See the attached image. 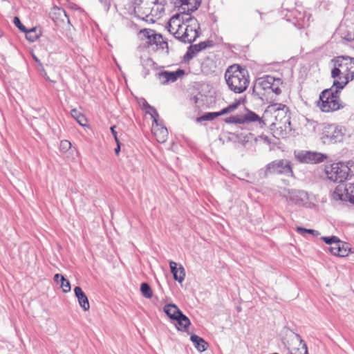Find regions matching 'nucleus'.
I'll return each mask as SVG.
<instances>
[{
    "mask_svg": "<svg viewBox=\"0 0 354 354\" xmlns=\"http://www.w3.org/2000/svg\"><path fill=\"white\" fill-rule=\"evenodd\" d=\"M61 276H62V275L60 274H55L54 276V281L57 283H59L60 279H61Z\"/></svg>",
    "mask_w": 354,
    "mask_h": 354,
    "instance_id": "c03bdc74",
    "label": "nucleus"
},
{
    "mask_svg": "<svg viewBox=\"0 0 354 354\" xmlns=\"http://www.w3.org/2000/svg\"><path fill=\"white\" fill-rule=\"evenodd\" d=\"M234 119L236 124H248L253 122L261 123L262 122L261 118L257 114L248 110L244 114L234 115Z\"/></svg>",
    "mask_w": 354,
    "mask_h": 354,
    "instance_id": "412c9836",
    "label": "nucleus"
},
{
    "mask_svg": "<svg viewBox=\"0 0 354 354\" xmlns=\"http://www.w3.org/2000/svg\"><path fill=\"white\" fill-rule=\"evenodd\" d=\"M74 293L78 300V303L81 308L84 311H87L90 308V304L86 294L83 292L82 289L80 286H76L74 288Z\"/></svg>",
    "mask_w": 354,
    "mask_h": 354,
    "instance_id": "393cba45",
    "label": "nucleus"
},
{
    "mask_svg": "<svg viewBox=\"0 0 354 354\" xmlns=\"http://www.w3.org/2000/svg\"><path fill=\"white\" fill-rule=\"evenodd\" d=\"M329 250L333 255L344 257L348 255L351 248L348 243L342 241L338 239L334 245L329 248Z\"/></svg>",
    "mask_w": 354,
    "mask_h": 354,
    "instance_id": "aec40b11",
    "label": "nucleus"
},
{
    "mask_svg": "<svg viewBox=\"0 0 354 354\" xmlns=\"http://www.w3.org/2000/svg\"><path fill=\"white\" fill-rule=\"evenodd\" d=\"M346 128L337 124L324 123L322 125L320 138L324 144H335L343 142L346 136Z\"/></svg>",
    "mask_w": 354,
    "mask_h": 354,
    "instance_id": "423d86ee",
    "label": "nucleus"
},
{
    "mask_svg": "<svg viewBox=\"0 0 354 354\" xmlns=\"http://www.w3.org/2000/svg\"><path fill=\"white\" fill-rule=\"evenodd\" d=\"M134 10L142 19L149 15L159 17L164 11V6L158 0H135Z\"/></svg>",
    "mask_w": 354,
    "mask_h": 354,
    "instance_id": "0eeeda50",
    "label": "nucleus"
},
{
    "mask_svg": "<svg viewBox=\"0 0 354 354\" xmlns=\"http://www.w3.org/2000/svg\"><path fill=\"white\" fill-rule=\"evenodd\" d=\"M33 58H34L35 61V62H36L39 65L42 66V64H41V63L40 60H39L37 57L33 56Z\"/></svg>",
    "mask_w": 354,
    "mask_h": 354,
    "instance_id": "de8ad7c7",
    "label": "nucleus"
},
{
    "mask_svg": "<svg viewBox=\"0 0 354 354\" xmlns=\"http://www.w3.org/2000/svg\"><path fill=\"white\" fill-rule=\"evenodd\" d=\"M263 139L265 140V141L269 142L268 137L266 136L263 138Z\"/></svg>",
    "mask_w": 354,
    "mask_h": 354,
    "instance_id": "8fccbe9b",
    "label": "nucleus"
},
{
    "mask_svg": "<svg viewBox=\"0 0 354 354\" xmlns=\"http://www.w3.org/2000/svg\"><path fill=\"white\" fill-rule=\"evenodd\" d=\"M164 312L171 319L175 320L182 311L173 304H167L164 307Z\"/></svg>",
    "mask_w": 354,
    "mask_h": 354,
    "instance_id": "a878e982",
    "label": "nucleus"
},
{
    "mask_svg": "<svg viewBox=\"0 0 354 354\" xmlns=\"http://www.w3.org/2000/svg\"><path fill=\"white\" fill-rule=\"evenodd\" d=\"M291 339L292 342L299 343L298 348H292L290 349L291 354H308L307 345L299 334L292 333Z\"/></svg>",
    "mask_w": 354,
    "mask_h": 354,
    "instance_id": "b1692460",
    "label": "nucleus"
},
{
    "mask_svg": "<svg viewBox=\"0 0 354 354\" xmlns=\"http://www.w3.org/2000/svg\"><path fill=\"white\" fill-rule=\"evenodd\" d=\"M178 324V329L182 331H187L191 322L189 319L181 313L175 319Z\"/></svg>",
    "mask_w": 354,
    "mask_h": 354,
    "instance_id": "cd10ccee",
    "label": "nucleus"
},
{
    "mask_svg": "<svg viewBox=\"0 0 354 354\" xmlns=\"http://www.w3.org/2000/svg\"><path fill=\"white\" fill-rule=\"evenodd\" d=\"M295 18L297 20L296 24L299 28H304L309 25L310 17H306L304 13L299 12L298 14L295 15Z\"/></svg>",
    "mask_w": 354,
    "mask_h": 354,
    "instance_id": "c85d7f7f",
    "label": "nucleus"
},
{
    "mask_svg": "<svg viewBox=\"0 0 354 354\" xmlns=\"http://www.w3.org/2000/svg\"><path fill=\"white\" fill-rule=\"evenodd\" d=\"M209 64H213V61L209 59V58H207L204 62L202 63V70L205 72V73H207L208 72V70H206V67L207 66V65Z\"/></svg>",
    "mask_w": 354,
    "mask_h": 354,
    "instance_id": "a19ab883",
    "label": "nucleus"
},
{
    "mask_svg": "<svg viewBox=\"0 0 354 354\" xmlns=\"http://www.w3.org/2000/svg\"><path fill=\"white\" fill-rule=\"evenodd\" d=\"M151 132L158 142H165L168 137L167 129L164 126L162 121L152 124Z\"/></svg>",
    "mask_w": 354,
    "mask_h": 354,
    "instance_id": "6ab92c4d",
    "label": "nucleus"
},
{
    "mask_svg": "<svg viewBox=\"0 0 354 354\" xmlns=\"http://www.w3.org/2000/svg\"><path fill=\"white\" fill-rule=\"evenodd\" d=\"M99 1L103 6L105 11L108 12L111 6V0H99Z\"/></svg>",
    "mask_w": 354,
    "mask_h": 354,
    "instance_id": "ea45409f",
    "label": "nucleus"
},
{
    "mask_svg": "<svg viewBox=\"0 0 354 354\" xmlns=\"http://www.w3.org/2000/svg\"><path fill=\"white\" fill-rule=\"evenodd\" d=\"M212 41L207 40L197 44L191 45L184 55L185 62H189L201 50L206 49L207 47L212 46Z\"/></svg>",
    "mask_w": 354,
    "mask_h": 354,
    "instance_id": "dca6fc26",
    "label": "nucleus"
},
{
    "mask_svg": "<svg viewBox=\"0 0 354 354\" xmlns=\"http://www.w3.org/2000/svg\"><path fill=\"white\" fill-rule=\"evenodd\" d=\"M201 3V0H175L174 4L181 8V13L192 12L198 9Z\"/></svg>",
    "mask_w": 354,
    "mask_h": 354,
    "instance_id": "a211bd4d",
    "label": "nucleus"
},
{
    "mask_svg": "<svg viewBox=\"0 0 354 354\" xmlns=\"http://www.w3.org/2000/svg\"><path fill=\"white\" fill-rule=\"evenodd\" d=\"M182 16L183 13L176 14L170 19L169 31L174 35L175 38L186 43L185 35L184 34L185 26L184 23L182 22Z\"/></svg>",
    "mask_w": 354,
    "mask_h": 354,
    "instance_id": "ddd939ff",
    "label": "nucleus"
},
{
    "mask_svg": "<svg viewBox=\"0 0 354 354\" xmlns=\"http://www.w3.org/2000/svg\"><path fill=\"white\" fill-rule=\"evenodd\" d=\"M292 169L290 161L286 159L275 160L268 163L264 169V175L268 176L271 174H283L292 176Z\"/></svg>",
    "mask_w": 354,
    "mask_h": 354,
    "instance_id": "6e6552de",
    "label": "nucleus"
},
{
    "mask_svg": "<svg viewBox=\"0 0 354 354\" xmlns=\"http://www.w3.org/2000/svg\"><path fill=\"white\" fill-rule=\"evenodd\" d=\"M141 64L145 71V75L149 74V69L154 65V62L150 57H141Z\"/></svg>",
    "mask_w": 354,
    "mask_h": 354,
    "instance_id": "473e14b6",
    "label": "nucleus"
},
{
    "mask_svg": "<svg viewBox=\"0 0 354 354\" xmlns=\"http://www.w3.org/2000/svg\"><path fill=\"white\" fill-rule=\"evenodd\" d=\"M60 286L64 292H68L71 290L70 282L64 276H61Z\"/></svg>",
    "mask_w": 354,
    "mask_h": 354,
    "instance_id": "c9c22d12",
    "label": "nucleus"
},
{
    "mask_svg": "<svg viewBox=\"0 0 354 354\" xmlns=\"http://www.w3.org/2000/svg\"><path fill=\"white\" fill-rule=\"evenodd\" d=\"M71 147V143L66 140L60 142L59 149L62 152L65 153Z\"/></svg>",
    "mask_w": 354,
    "mask_h": 354,
    "instance_id": "e433bc0d",
    "label": "nucleus"
},
{
    "mask_svg": "<svg viewBox=\"0 0 354 354\" xmlns=\"http://www.w3.org/2000/svg\"><path fill=\"white\" fill-rule=\"evenodd\" d=\"M286 200L290 204L303 206L307 203L308 196L304 191L291 189L288 192Z\"/></svg>",
    "mask_w": 354,
    "mask_h": 354,
    "instance_id": "2eb2a0df",
    "label": "nucleus"
},
{
    "mask_svg": "<svg viewBox=\"0 0 354 354\" xmlns=\"http://www.w3.org/2000/svg\"><path fill=\"white\" fill-rule=\"evenodd\" d=\"M225 80L229 89L235 93H243L250 83L248 70L238 64L230 66L227 68Z\"/></svg>",
    "mask_w": 354,
    "mask_h": 354,
    "instance_id": "7ed1b4c3",
    "label": "nucleus"
},
{
    "mask_svg": "<svg viewBox=\"0 0 354 354\" xmlns=\"http://www.w3.org/2000/svg\"><path fill=\"white\" fill-rule=\"evenodd\" d=\"M115 126H113L111 127V133L112 135L113 136L114 138H115V140L117 144H118V136H117V132L115 131Z\"/></svg>",
    "mask_w": 354,
    "mask_h": 354,
    "instance_id": "37998d69",
    "label": "nucleus"
},
{
    "mask_svg": "<svg viewBox=\"0 0 354 354\" xmlns=\"http://www.w3.org/2000/svg\"><path fill=\"white\" fill-rule=\"evenodd\" d=\"M71 116L82 127L86 125L87 120L85 116L76 109H73L71 111Z\"/></svg>",
    "mask_w": 354,
    "mask_h": 354,
    "instance_id": "c756f323",
    "label": "nucleus"
},
{
    "mask_svg": "<svg viewBox=\"0 0 354 354\" xmlns=\"http://www.w3.org/2000/svg\"><path fill=\"white\" fill-rule=\"evenodd\" d=\"M343 89L334 86L333 83L330 88L322 91L317 102L319 109L322 112L330 113L344 108V103L340 99V93Z\"/></svg>",
    "mask_w": 354,
    "mask_h": 354,
    "instance_id": "39448f33",
    "label": "nucleus"
},
{
    "mask_svg": "<svg viewBox=\"0 0 354 354\" xmlns=\"http://www.w3.org/2000/svg\"><path fill=\"white\" fill-rule=\"evenodd\" d=\"M327 156L318 152L307 151L304 154L299 156L301 162L305 163H319L326 159Z\"/></svg>",
    "mask_w": 354,
    "mask_h": 354,
    "instance_id": "4be33fe9",
    "label": "nucleus"
},
{
    "mask_svg": "<svg viewBox=\"0 0 354 354\" xmlns=\"http://www.w3.org/2000/svg\"><path fill=\"white\" fill-rule=\"evenodd\" d=\"M348 171L349 168L346 165L337 162L326 167V174L327 178L331 181L343 183L348 176Z\"/></svg>",
    "mask_w": 354,
    "mask_h": 354,
    "instance_id": "9d476101",
    "label": "nucleus"
},
{
    "mask_svg": "<svg viewBox=\"0 0 354 354\" xmlns=\"http://www.w3.org/2000/svg\"><path fill=\"white\" fill-rule=\"evenodd\" d=\"M333 198L344 201H349L354 204V183H340L332 194Z\"/></svg>",
    "mask_w": 354,
    "mask_h": 354,
    "instance_id": "9b49d317",
    "label": "nucleus"
},
{
    "mask_svg": "<svg viewBox=\"0 0 354 354\" xmlns=\"http://www.w3.org/2000/svg\"><path fill=\"white\" fill-rule=\"evenodd\" d=\"M333 65L331 77L334 86L344 88L348 83L354 80V58L349 56H337L331 59Z\"/></svg>",
    "mask_w": 354,
    "mask_h": 354,
    "instance_id": "f257e3e1",
    "label": "nucleus"
},
{
    "mask_svg": "<svg viewBox=\"0 0 354 354\" xmlns=\"http://www.w3.org/2000/svg\"><path fill=\"white\" fill-rule=\"evenodd\" d=\"M15 25L22 32H26V28L22 24L18 17H15L13 19Z\"/></svg>",
    "mask_w": 354,
    "mask_h": 354,
    "instance_id": "58836bf2",
    "label": "nucleus"
},
{
    "mask_svg": "<svg viewBox=\"0 0 354 354\" xmlns=\"http://www.w3.org/2000/svg\"><path fill=\"white\" fill-rule=\"evenodd\" d=\"M185 75V71L178 68L176 71H165L158 73L159 80L162 84H165L169 82H174L178 78Z\"/></svg>",
    "mask_w": 354,
    "mask_h": 354,
    "instance_id": "f3484780",
    "label": "nucleus"
},
{
    "mask_svg": "<svg viewBox=\"0 0 354 354\" xmlns=\"http://www.w3.org/2000/svg\"><path fill=\"white\" fill-rule=\"evenodd\" d=\"M140 291L142 295L147 299H150L153 296V292L150 287V286L146 283L143 282L140 285Z\"/></svg>",
    "mask_w": 354,
    "mask_h": 354,
    "instance_id": "2f4dec72",
    "label": "nucleus"
},
{
    "mask_svg": "<svg viewBox=\"0 0 354 354\" xmlns=\"http://www.w3.org/2000/svg\"><path fill=\"white\" fill-rule=\"evenodd\" d=\"M182 22L184 23L185 30V41L192 43L196 40L199 36L200 26L194 17H192L189 13H183Z\"/></svg>",
    "mask_w": 354,
    "mask_h": 354,
    "instance_id": "1a4fd4ad",
    "label": "nucleus"
},
{
    "mask_svg": "<svg viewBox=\"0 0 354 354\" xmlns=\"http://www.w3.org/2000/svg\"><path fill=\"white\" fill-rule=\"evenodd\" d=\"M147 104H149L147 102H145L144 106L147 109Z\"/></svg>",
    "mask_w": 354,
    "mask_h": 354,
    "instance_id": "09e8293b",
    "label": "nucleus"
},
{
    "mask_svg": "<svg viewBox=\"0 0 354 354\" xmlns=\"http://www.w3.org/2000/svg\"><path fill=\"white\" fill-rule=\"evenodd\" d=\"M224 121L225 123H227V124H235L234 115H231L230 117L226 118L224 120Z\"/></svg>",
    "mask_w": 354,
    "mask_h": 354,
    "instance_id": "79ce46f5",
    "label": "nucleus"
},
{
    "mask_svg": "<svg viewBox=\"0 0 354 354\" xmlns=\"http://www.w3.org/2000/svg\"><path fill=\"white\" fill-rule=\"evenodd\" d=\"M120 151V142L118 141V144H117V147L115 149V153L116 155H118Z\"/></svg>",
    "mask_w": 354,
    "mask_h": 354,
    "instance_id": "49530a36",
    "label": "nucleus"
},
{
    "mask_svg": "<svg viewBox=\"0 0 354 354\" xmlns=\"http://www.w3.org/2000/svg\"><path fill=\"white\" fill-rule=\"evenodd\" d=\"M147 109L149 110L146 111V113L149 114L151 118H153V123L161 121L160 120H159V115L154 107L151 106L149 104H147Z\"/></svg>",
    "mask_w": 354,
    "mask_h": 354,
    "instance_id": "72a5a7b5",
    "label": "nucleus"
},
{
    "mask_svg": "<svg viewBox=\"0 0 354 354\" xmlns=\"http://www.w3.org/2000/svg\"><path fill=\"white\" fill-rule=\"evenodd\" d=\"M190 339L199 352H203L207 349V344L202 337L194 334L191 335Z\"/></svg>",
    "mask_w": 354,
    "mask_h": 354,
    "instance_id": "bb28decb",
    "label": "nucleus"
},
{
    "mask_svg": "<svg viewBox=\"0 0 354 354\" xmlns=\"http://www.w3.org/2000/svg\"><path fill=\"white\" fill-rule=\"evenodd\" d=\"M243 100H244L243 99V100L239 99V100L233 102L232 104H230L227 107L223 109L220 111L206 113L203 114V115L198 117L196 118V121L198 122H201L202 121L213 120L216 118H217L220 115L228 114L231 112H233L234 110H236L238 108V106L241 104V103L242 102H243Z\"/></svg>",
    "mask_w": 354,
    "mask_h": 354,
    "instance_id": "4468645a",
    "label": "nucleus"
},
{
    "mask_svg": "<svg viewBox=\"0 0 354 354\" xmlns=\"http://www.w3.org/2000/svg\"><path fill=\"white\" fill-rule=\"evenodd\" d=\"M24 32L26 33V39L32 42L36 41L41 35L40 30L37 29V28H32L30 30H26V32Z\"/></svg>",
    "mask_w": 354,
    "mask_h": 354,
    "instance_id": "7c9ffc66",
    "label": "nucleus"
},
{
    "mask_svg": "<svg viewBox=\"0 0 354 354\" xmlns=\"http://www.w3.org/2000/svg\"><path fill=\"white\" fill-rule=\"evenodd\" d=\"M296 230L300 234L304 235L306 233H308L313 234V236H318L319 234V232L315 230L311 229H306L302 227H297Z\"/></svg>",
    "mask_w": 354,
    "mask_h": 354,
    "instance_id": "f704fd0d",
    "label": "nucleus"
},
{
    "mask_svg": "<svg viewBox=\"0 0 354 354\" xmlns=\"http://www.w3.org/2000/svg\"><path fill=\"white\" fill-rule=\"evenodd\" d=\"M140 34L147 39L146 44L148 46L156 45L157 48L162 50L166 48V53L168 54V44L163 39L160 34H157L155 30L151 29H144L140 32Z\"/></svg>",
    "mask_w": 354,
    "mask_h": 354,
    "instance_id": "f8f14e48",
    "label": "nucleus"
},
{
    "mask_svg": "<svg viewBox=\"0 0 354 354\" xmlns=\"http://www.w3.org/2000/svg\"><path fill=\"white\" fill-rule=\"evenodd\" d=\"M322 239L328 245H330V247H333L335 243H336V241L338 240V238L335 236H323L322 237Z\"/></svg>",
    "mask_w": 354,
    "mask_h": 354,
    "instance_id": "4c0bfd02",
    "label": "nucleus"
},
{
    "mask_svg": "<svg viewBox=\"0 0 354 354\" xmlns=\"http://www.w3.org/2000/svg\"><path fill=\"white\" fill-rule=\"evenodd\" d=\"M169 266L174 279L179 283H182L185 277V270L183 266L172 261L169 262Z\"/></svg>",
    "mask_w": 354,
    "mask_h": 354,
    "instance_id": "5701e85b",
    "label": "nucleus"
},
{
    "mask_svg": "<svg viewBox=\"0 0 354 354\" xmlns=\"http://www.w3.org/2000/svg\"><path fill=\"white\" fill-rule=\"evenodd\" d=\"M57 13L59 15H64L66 17H67L66 13L65 10L63 9L57 8Z\"/></svg>",
    "mask_w": 354,
    "mask_h": 354,
    "instance_id": "a18cd8bd",
    "label": "nucleus"
},
{
    "mask_svg": "<svg viewBox=\"0 0 354 354\" xmlns=\"http://www.w3.org/2000/svg\"><path fill=\"white\" fill-rule=\"evenodd\" d=\"M263 118L268 121L270 126L281 130L290 127V117L287 106L279 103L270 104L264 111Z\"/></svg>",
    "mask_w": 354,
    "mask_h": 354,
    "instance_id": "20e7f679",
    "label": "nucleus"
},
{
    "mask_svg": "<svg viewBox=\"0 0 354 354\" xmlns=\"http://www.w3.org/2000/svg\"><path fill=\"white\" fill-rule=\"evenodd\" d=\"M283 82L280 78L266 75L257 79L254 83L252 94L261 101L271 102L281 93Z\"/></svg>",
    "mask_w": 354,
    "mask_h": 354,
    "instance_id": "f03ea898",
    "label": "nucleus"
}]
</instances>
